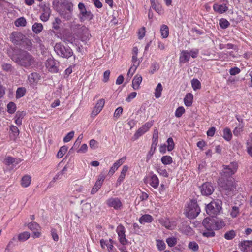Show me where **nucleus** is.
<instances>
[{
  "mask_svg": "<svg viewBox=\"0 0 252 252\" xmlns=\"http://www.w3.org/2000/svg\"><path fill=\"white\" fill-rule=\"evenodd\" d=\"M11 59L18 64L25 67L32 65L35 63L33 56L26 51H21L18 54H13Z\"/></svg>",
  "mask_w": 252,
  "mask_h": 252,
  "instance_id": "nucleus-1",
  "label": "nucleus"
},
{
  "mask_svg": "<svg viewBox=\"0 0 252 252\" xmlns=\"http://www.w3.org/2000/svg\"><path fill=\"white\" fill-rule=\"evenodd\" d=\"M238 167L236 162H232L228 165H223V169L220 172L221 178H231V176L237 172Z\"/></svg>",
  "mask_w": 252,
  "mask_h": 252,
  "instance_id": "nucleus-2",
  "label": "nucleus"
},
{
  "mask_svg": "<svg viewBox=\"0 0 252 252\" xmlns=\"http://www.w3.org/2000/svg\"><path fill=\"white\" fill-rule=\"evenodd\" d=\"M222 204V201L220 200L211 201L206 206L207 213L212 217L217 215L221 210Z\"/></svg>",
  "mask_w": 252,
  "mask_h": 252,
  "instance_id": "nucleus-3",
  "label": "nucleus"
},
{
  "mask_svg": "<svg viewBox=\"0 0 252 252\" xmlns=\"http://www.w3.org/2000/svg\"><path fill=\"white\" fill-rule=\"evenodd\" d=\"M54 51L60 56L68 58L73 55L72 50L69 46H65L61 43H56Z\"/></svg>",
  "mask_w": 252,
  "mask_h": 252,
  "instance_id": "nucleus-4",
  "label": "nucleus"
},
{
  "mask_svg": "<svg viewBox=\"0 0 252 252\" xmlns=\"http://www.w3.org/2000/svg\"><path fill=\"white\" fill-rule=\"evenodd\" d=\"M200 209L197 202L190 201L186 209V216L189 219H194L200 213Z\"/></svg>",
  "mask_w": 252,
  "mask_h": 252,
  "instance_id": "nucleus-5",
  "label": "nucleus"
},
{
  "mask_svg": "<svg viewBox=\"0 0 252 252\" xmlns=\"http://www.w3.org/2000/svg\"><path fill=\"white\" fill-rule=\"evenodd\" d=\"M219 185L222 189L227 191H232L236 187V183L233 178H221L219 180Z\"/></svg>",
  "mask_w": 252,
  "mask_h": 252,
  "instance_id": "nucleus-6",
  "label": "nucleus"
},
{
  "mask_svg": "<svg viewBox=\"0 0 252 252\" xmlns=\"http://www.w3.org/2000/svg\"><path fill=\"white\" fill-rule=\"evenodd\" d=\"M79 14L78 15L79 20L83 22L85 21H90L93 19V15L90 11H87L84 3L80 2L78 4Z\"/></svg>",
  "mask_w": 252,
  "mask_h": 252,
  "instance_id": "nucleus-7",
  "label": "nucleus"
},
{
  "mask_svg": "<svg viewBox=\"0 0 252 252\" xmlns=\"http://www.w3.org/2000/svg\"><path fill=\"white\" fill-rule=\"evenodd\" d=\"M76 36L83 42H86L91 37L88 29L85 26H81L78 29Z\"/></svg>",
  "mask_w": 252,
  "mask_h": 252,
  "instance_id": "nucleus-8",
  "label": "nucleus"
},
{
  "mask_svg": "<svg viewBox=\"0 0 252 252\" xmlns=\"http://www.w3.org/2000/svg\"><path fill=\"white\" fill-rule=\"evenodd\" d=\"M153 121L146 123L137 130V131L134 134V136L132 137V140H137L139 137L148 131L149 128L153 126Z\"/></svg>",
  "mask_w": 252,
  "mask_h": 252,
  "instance_id": "nucleus-9",
  "label": "nucleus"
},
{
  "mask_svg": "<svg viewBox=\"0 0 252 252\" xmlns=\"http://www.w3.org/2000/svg\"><path fill=\"white\" fill-rule=\"evenodd\" d=\"M10 40L15 45H21L24 43L25 36L20 32H13L10 36Z\"/></svg>",
  "mask_w": 252,
  "mask_h": 252,
  "instance_id": "nucleus-10",
  "label": "nucleus"
},
{
  "mask_svg": "<svg viewBox=\"0 0 252 252\" xmlns=\"http://www.w3.org/2000/svg\"><path fill=\"white\" fill-rule=\"evenodd\" d=\"M28 228L33 232L32 237L34 238H39L41 236V227L36 222L33 221L29 223L28 225Z\"/></svg>",
  "mask_w": 252,
  "mask_h": 252,
  "instance_id": "nucleus-11",
  "label": "nucleus"
},
{
  "mask_svg": "<svg viewBox=\"0 0 252 252\" xmlns=\"http://www.w3.org/2000/svg\"><path fill=\"white\" fill-rule=\"evenodd\" d=\"M46 66L48 70L52 73H57L58 71V63L54 59L49 58L45 63Z\"/></svg>",
  "mask_w": 252,
  "mask_h": 252,
  "instance_id": "nucleus-12",
  "label": "nucleus"
},
{
  "mask_svg": "<svg viewBox=\"0 0 252 252\" xmlns=\"http://www.w3.org/2000/svg\"><path fill=\"white\" fill-rule=\"evenodd\" d=\"M116 231L120 243L123 245L126 244L127 240L126 238L125 227L121 224L119 225L117 227Z\"/></svg>",
  "mask_w": 252,
  "mask_h": 252,
  "instance_id": "nucleus-13",
  "label": "nucleus"
},
{
  "mask_svg": "<svg viewBox=\"0 0 252 252\" xmlns=\"http://www.w3.org/2000/svg\"><path fill=\"white\" fill-rule=\"evenodd\" d=\"M105 179V176L104 175L101 174L99 176L95 185L91 190V193L92 194H95L100 189Z\"/></svg>",
  "mask_w": 252,
  "mask_h": 252,
  "instance_id": "nucleus-14",
  "label": "nucleus"
},
{
  "mask_svg": "<svg viewBox=\"0 0 252 252\" xmlns=\"http://www.w3.org/2000/svg\"><path fill=\"white\" fill-rule=\"evenodd\" d=\"M160 224L166 228L170 230L174 229L177 225V222L175 220L171 221L168 219H161L159 220Z\"/></svg>",
  "mask_w": 252,
  "mask_h": 252,
  "instance_id": "nucleus-15",
  "label": "nucleus"
},
{
  "mask_svg": "<svg viewBox=\"0 0 252 252\" xmlns=\"http://www.w3.org/2000/svg\"><path fill=\"white\" fill-rule=\"evenodd\" d=\"M214 189L210 183H204L201 188V192L204 195H210L214 191Z\"/></svg>",
  "mask_w": 252,
  "mask_h": 252,
  "instance_id": "nucleus-16",
  "label": "nucleus"
},
{
  "mask_svg": "<svg viewBox=\"0 0 252 252\" xmlns=\"http://www.w3.org/2000/svg\"><path fill=\"white\" fill-rule=\"evenodd\" d=\"M107 204L111 207H113L115 209H120L122 205V202L118 198H111L107 201Z\"/></svg>",
  "mask_w": 252,
  "mask_h": 252,
  "instance_id": "nucleus-17",
  "label": "nucleus"
},
{
  "mask_svg": "<svg viewBox=\"0 0 252 252\" xmlns=\"http://www.w3.org/2000/svg\"><path fill=\"white\" fill-rule=\"evenodd\" d=\"M126 157H123L121 159L117 160L115 162L113 166L110 168L109 171L108 172V174L110 176H112L115 172L118 169L119 167L121 166L126 160Z\"/></svg>",
  "mask_w": 252,
  "mask_h": 252,
  "instance_id": "nucleus-18",
  "label": "nucleus"
},
{
  "mask_svg": "<svg viewBox=\"0 0 252 252\" xmlns=\"http://www.w3.org/2000/svg\"><path fill=\"white\" fill-rule=\"evenodd\" d=\"M240 249L243 252H252V241L242 242Z\"/></svg>",
  "mask_w": 252,
  "mask_h": 252,
  "instance_id": "nucleus-19",
  "label": "nucleus"
},
{
  "mask_svg": "<svg viewBox=\"0 0 252 252\" xmlns=\"http://www.w3.org/2000/svg\"><path fill=\"white\" fill-rule=\"evenodd\" d=\"M203 225L205 228L206 230H215L213 220L206 218L203 220L202 222Z\"/></svg>",
  "mask_w": 252,
  "mask_h": 252,
  "instance_id": "nucleus-20",
  "label": "nucleus"
},
{
  "mask_svg": "<svg viewBox=\"0 0 252 252\" xmlns=\"http://www.w3.org/2000/svg\"><path fill=\"white\" fill-rule=\"evenodd\" d=\"M213 9L219 13H223L228 10V7L225 4H218L215 3L213 5Z\"/></svg>",
  "mask_w": 252,
  "mask_h": 252,
  "instance_id": "nucleus-21",
  "label": "nucleus"
},
{
  "mask_svg": "<svg viewBox=\"0 0 252 252\" xmlns=\"http://www.w3.org/2000/svg\"><path fill=\"white\" fill-rule=\"evenodd\" d=\"M149 183L154 188L157 189L159 183L158 177L155 174L151 175L150 177Z\"/></svg>",
  "mask_w": 252,
  "mask_h": 252,
  "instance_id": "nucleus-22",
  "label": "nucleus"
},
{
  "mask_svg": "<svg viewBox=\"0 0 252 252\" xmlns=\"http://www.w3.org/2000/svg\"><path fill=\"white\" fill-rule=\"evenodd\" d=\"M190 54L187 50H183L181 52L179 61L181 63H185L189 61Z\"/></svg>",
  "mask_w": 252,
  "mask_h": 252,
  "instance_id": "nucleus-23",
  "label": "nucleus"
},
{
  "mask_svg": "<svg viewBox=\"0 0 252 252\" xmlns=\"http://www.w3.org/2000/svg\"><path fill=\"white\" fill-rule=\"evenodd\" d=\"M142 80V76L137 74L132 80V87L134 90H138Z\"/></svg>",
  "mask_w": 252,
  "mask_h": 252,
  "instance_id": "nucleus-24",
  "label": "nucleus"
},
{
  "mask_svg": "<svg viewBox=\"0 0 252 252\" xmlns=\"http://www.w3.org/2000/svg\"><path fill=\"white\" fill-rule=\"evenodd\" d=\"M151 7L157 13L161 14L163 13V9L157 0H150Z\"/></svg>",
  "mask_w": 252,
  "mask_h": 252,
  "instance_id": "nucleus-25",
  "label": "nucleus"
},
{
  "mask_svg": "<svg viewBox=\"0 0 252 252\" xmlns=\"http://www.w3.org/2000/svg\"><path fill=\"white\" fill-rule=\"evenodd\" d=\"M67 166H65L63 169L59 172L53 178L52 181L50 182V184L55 183L57 180L61 179L62 178L63 176L65 174V173L67 171Z\"/></svg>",
  "mask_w": 252,
  "mask_h": 252,
  "instance_id": "nucleus-26",
  "label": "nucleus"
},
{
  "mask_svg": "<svg viewBox=\"0 0 252 252\" xmlns=\"http://www.w3.org/2000/svg\"><path fill=\"white\" fill-rule=\"evenodd\" d=\"M215 230H218L221 229L223 228L225 225V223L224 221L222 219H217L216 220H213Z\"/></svg>",
  "mask_w": 252,
  "mask_h": 252,
  "instance_id": "nucleus-27",
  "label": "nucleus"
},
{
  "mask_svg": "<svg viewBox=\"0 0 252 252\" xmlns=\"http://www.w3.org/2000/svg\"><path fill=\"white\" fill-rule=\"evenodd\" d=\"M31 178L29 175H26L24 176L21 181V184L23 187H28L31 184Z\"/></svg>",
  "mask_w": 252,
  "mask_h": 252,
  "instance_id": "nucleus-28",
  "label": "nucleus"
},
{
  "mask_svg": "<svg viewBox=\"0 0 252 252\" xmlns=\"http://www.w3.org/2000/svg\"><path fill=\"white\" fill-rule=\"evenodd\" d=\"M153 217L148 214H145L141 217L139 220L140 223H149L152 221Z\"/></svg>",
  "mask_w": 252,
  "mask_h": 252,
  "instance_id": "nucleus-29",
  "label": "nucleus"
},
{
  "mask_svg": "<svg viewBox=\"0 0 252 252\" xmlns=\"http://www.w3.org/2000/svg\"><path fill=\"white\" fill-rule=\"evenodd\" d=\"M128 167L127 165H125L123 167L121 174L117 180V183H119V184H121V183L123 181L124 179H125L126 173L128 170Z\"/></svg>",
  "mask_w": 252,
  "mask_h": 252,
  "instance_id": "nucleus-30",
  "label": "nucleus"
},
{
  "mask_svg": "<svg viewBox=\"0 0 252 252\" xmlns=\"http://www.w3.org/2000/svg\"><path fill=\"white\" fill-rule=\"evenodd\" d=\"M10 130L11 131L10 137L13 139L15 140L19 134V130L18 128L16 126H10Z\"/></svg>",
  "mask_w": 252,
  "mask_h": 252,
  "instance_id": "nucleus-31",
  "label": "nucleus"
},
{
  "mask_svg": "<svg viewBox=\"0 0 252 252\" xmlns=\"http://www.w3.org/2000/svg\"><path fill=\"white\" fill-rule=\"evenodd\" d=\"M193 95L190 93H188L184 98V103L187 106H190L192 103Z\"/></svg>",
  "mask_w": 252,
  "mask_h": 252,
  "instance_id": "nucleus-32",
  "label": "nucleus"
},
{
  "mask_svg": "<svg viewBox=\"0 0 252 252\" xmlns=\"http://www.w3.org/2000/svg\"><path fill=\"white\" fill-rule=\"evenodd\" d=\"M160 32L163 38H167L169 35V28L167 25H162L160 28Z\"/></svg>",
  "mask_w": 252,
  "mask_h": 252,
  "instance_id": "nucleus-33",
  "label": "nucleus"
},
{
  "mask_svg": "<svg viewBox=\"0 0 252 252\" xmlns=\"http://www.w3.org/2000/svg\"><path fill=\"white\" fill-rule=\"evenodd\" d=\"M162 90V85L160 83H159L155 90V96L156 98H158L161 96Z\"/></svg>",
  "mask_w": 252,
  "mask_h": 252,
  "instance_id": "nucleus-34",
  "label": "nucleus"
},
{
  "mask_svg": "<svg viewBox=\"0 0 252 252\" xmlns=\"http://www.w3.org/2000/svg\"><path fill=\"white\" fill-rule=\"evenodd\" d=\"M158 132L157 129L154 130L153 135V142L152 145L154 147V149H156V146L158 143Z\"/></svg>",
  "mask_w": 252,
  "mask_h": 252,
  "instance_id": "nucleus-35",
  "label": "nucleus"
},
{
  "mask_svg": "<svg viewBox=\"0 0 252 252\" xmlns=\"http://www.w3.org/2000/svg\"><path fill=\"white\" fill-rule=\"evenodd\" d=\"M33 31L36 33H40L43 30V26L41 23H35L32 27Z\"/></svg>",
  "mask_w": 252,
  "mask_h": 252,
  "instance_id": "nucleus-36",
  "label": "nucleus"
},
{
  "mask_svg": "<svg viewBox=\"0 0 252 252\" xmlns=\"http://www.w3.org/2000/svg\"><path fill=\"white\" fill-rule=\"evenodd\" d=\"M162 163L164 165L170 164L172 163V158L169 156H163L161 158Z\"/></svg>",
  "mask_w": 252,
  "mask_h": 252,
  "instance_id": "nucleus-37",
  "label": "nucleus"
},
{
  "mask_svg": "<svg viewBox=\"0 0 252 252\" xmlns=\"http://www.w3.org/2000/svg\"><path fill=\"white\" fill-rule=\"evenodd\" d=\"M30 236L29 232L25 231L19 234L18 238L20 241H25Z\"/></svg>",
  "mask_w": 252,
  "mask_h": 252,
  "instance_id": "nucleus-38",
  "label": "nucleus"
},
{
  "mask_svg": "<svg viewBox=\"0 0 252 252\" xmlns=\"http://www.w3.org/2000/svg\"><path fill=\"white\" fill-rule=\"evenodd\" d=\"M51 13L50 9H46V11L43 12L40 16V19L42 21L46 22L48 20Z\"/></svg>",
  "mask_w": 252,
  "mask_h": 252,
  "instance_id": "nucleus-39",
  "label": "nucleus"
},
{
  "mask_svg": "<svg viewBox=\"0 0 252 252\" xmlns=\"http://www.w3.org/2000/svg\"><path fill=\"white\" fill-rule=\"evenodd\" d=\"M67 151V147L66 146L61 147L58 151L57 157L58 158H61L66 153Z\"/></svg>",
  "mask_w": 252,
  "mask_h": 252,
  "instance_id": "nucleus-40",
  "label": "nucleus"
},
{
  "mask_svg": "<svg viewBox=\"0 0 252 252\" xmlns=\"http://www.w3.org/2000/svg\"><path fill=\"white\" fill-rule=\"evenodd\" d=\"M223 137L224 138L227 140L229 141L231 140L232 138V134L231 131L229 128H225L223 130Z\"/></svg>",
  "mask_w": 252,
  "mask_h": 252,
  "instance_id": "nucleus-41",
  "label": "nucleus"
},
{
  "mask_svg": "<svg viewBox=\"0 0 252 252\" xmlns=\"http://www.w3.org/2000/svg\"><path fill=\"white\" fill-rule=\"evenodd\" d=\"M26 24V20L23 17L18 18L15 21V25L17 26H25Z\"/></svg>",
  "mask_w": 252,
  "mask_h": 252,
  "instance_id": "nucleus-42",
  "label": "nucleus"
},
{
  "mask_svg": "<svg viewBox=\"0 0 252 252\" xmlns=\"http://www.w3.org/2000/svg\"><path fill=\"white\" fill-rule=\"evenodd\" d=\"M60 14L63 18L67 20H70L72 17V14L70 12L60 11Z\"/></svg>",
  "mask_w": 252,
  "mask_h": 252,
  "instance_id": "nucleus-43",
  "label": "nucleus"
},
{
  "mask_svg": "<svg viewBox=\"0 0 252 252\" xmlns=\"http://www.w3.org/2000/svg\"><path fill=\"white\" fill-rule=\"evenodd\" d=\"M167 150L168 151H172L174 148L175 146L174 142L173 141V139L171 137H169L168 138L167 141Z\"/></svg>",
  "mask_w": 252,
  "mask_h": 252,
  "instance_id": "nucleus-44",
  "label": "nucleus"
},
{
  "mask_svg": "<svg viewBox=\"0 0 252 252\" xmlns=\"http://www.w3.org/2000/svg\"><path fill=\"white\" fill-rule=\"evenodd\" d=\"M235 235V232L234 230H230L225 233L224 237L226 239L229 240L232 239Z\"/></svg>",
  "mask_w": 252,
  "mask_h": 252,
  "instance_id": "nucleus-45",
  "label": "nucleus"
},
{
  "mask_svg": "<svg viewBox=\"0 0 252 252\" xmlns=\"http://www.w3.org/2000/svg\"><path fill=\"white\" fill-rule=\"evenodd\" d=\"M192 87L194 90L200 89L201 87V83L199 81L196 79H193L191 81Z\"/></svg>",
  "mask_w": 252,
  "mask_h": 252,
  "instance_id": "nucleus-46",
  "label": "nucleus"
},
{
  "mask_svg": "<svg viewBox=\"0 0 252 252\" xmlns=\"http://www.w3.org/2000/svg\"><path fill=\"white\" fill-rule=\"evenodd\" d=\"M26 90L24 88H19L16 91V97L17 98H20L25 95Z\"/></svg>",
  "mask_w": 252,
  "mask_h": 252,
  "instance_id": "nucleus-47",
  "label": "nucleus"
},
{
  "mask_svg": "<svg viewBox=\"0 0 252 252\" xmlns=\"http://www.w3.org/2000/svg\"><path fill=\"white\" fill-rule=\"evenodd\" d=\"M7 111L10 113L12 114L14 113L16 111V105L13 102H10L7 105Z\"/></svg>",
  "mask_w": 252,
  "mask_h": 252,
  "instance_id": "nucleus-48",
  "label": "nucleus"
},
{
  "mask_svg": "<svg viewBox=\"0 0 252 252\" xmlns=\"http://www.w3.org/2000/svg\"><path fill=\"white\" fill-rule=\"evenodd\" d=\"M203 236L206 237H213L215 236V233L212 230H205L203 233Z\"/></svg>",
  "mask_w": 252,
  "mask_h": 252,
  "instance_id": "nucleus-49",
  "label": "nucleus"
},
{
  "mask_svg": "<svg viewBox=\"0 0 252 252\" xmlns=\"http://www.w3.org/2000/svg\"><path fill=\"white\" fill-rule=\"evenodd\" d=\"M185 110L183 107H179L176 109L175 115L176 117L180 118L185 113Z\"/></svg>",
  "mask_w": 252,
  "mask_h": 252,
  "instance_id": "nucleus-50",
  "label": "nucleus"
},
{
  "mask_svg": "<svg viewBox=\"0 0 252 252\" xmlns=\"http://www.w3.org/2000/svg\"><path fill=\"white\" fill-rule=\"evenodd\" d=\"M177 239L174 237L168 238L166 239V242L169 247H173L177 243Z\"/></svg>",
  "mask_w": 252,
  "mask_h": 252,
  "instance_id": "nucleus-51",
  "label": "nucleus"
},
{
  "mask_svg": "<svg viewBox=\"0 0 252 252\" xmlns=\"http://www.w3.org/2000/svg\"><path fill=\"white\" fill-rule=\"evenodd\" d=\"M219 24L221 28L223 29H225L229 26L230 23L227 20L224 19H221L220 21Z\"/></svg>",
  "mask_w": 252,
  "mask_h": 252,
  "instance_id": "nucleus-52",
  "label": "nucleus"
},
{
  "mask_svg": "<svg viewBox=\"0 0 252 252\" xmlns=\"http://www.w3.org/2000/svg\"><path fill=\"white\" fill-rule=\"evenodd\" d=\"M105 104V100L104 99H99L97 103L96 104L94 107L96 108L99 109V110L101 111L102 108L104 107Z\"/></svg>",
  "mask_w": 252,
  "mask_h": 252,
  "instance_id": "nucleus-53",
  "label": "nucleus"
},
{
  "mask_svg": "<svg viewBox=\"0 0 252 252\" xmlns=\"http://www.w3.org/2000/svg\"><path fill=\"white\" fill-rule=\"evenodd\" d=\"M74 135V132L73 131H71L69 132L67 135L63 138V142L65 143L68 142L70 141L71 139L73 137Z\"/></svg>",
  "mask_w": 252,
  "mask_h": 252,
  "instance_id": "nucleus-54",
  "label": "nucleus"
},
{
  "mask_svg": "<svg viewBox=\"0 0 252 252\" xmlns=\"http://www.w3.org/2000/svg\"><path fill=\"white\" fill-rule=\"evenodd\" d=\"M138 66L137 64H135V65L133 64L132 66H131V67L129 68V69L128 71L127 76L131 77L133 75V74H134L135 71H136Z\"/></svg>",
  "mask_w": 252,
  "mask_h": 252,
  "instance_id": "nucleus-55",
  "label": "nucleus"
},
{
  "mask_svg": "<svg viewBox=\"0 0 252 252\" xmlns=\"http://www.w3.org/2000/svg\"><path fill=\"white\" fill-rule=\"evenodd\" d=\"M64 41L72 43L75 40V38L72 34H66L64 37Z\"/></svg>",
  "mask_w": 252,
  "mask_h": 252,
  "instance_id": "nucleus-56",
  "label": "nucleus"
},
{
  "mask_svg": "<svg viewBox=\"0 0 252 252\" xmlns=\"http://www.w3.org/2000/svg\"><path fill=\"white\" fill-rule=\"evenodd\" d=\"M89 146L92 149H96L98 147V142L94 139H92L89 142Z\"/></svg>",
  "mask_w": 252,
  "mask_h": 252,
  "instance_id": "nucleus-57",
  "label": "nucleus"
},
{
  "mask_svg": "<svg viewBox=\"0 0 252 252\" xmlns=\"http://www.w3.org/2000/svg\"><path fill=\"white\" fill-rule=\"evenodd\" d=\"M15 158L11 157H7L4 160V163L6 165H9L15 163Z\"/></svg>",
  "mask_w": 252,
  "mask_h": 252,
  "instance_id": "nucleus-58",
  "label": "nucleus"
},
{
  "mask_svg": "<svg viewBox=\"0 0 252 252\" xmlns=\"http://www.w3.org/2000/svg\"><path fill=\"white\" fill-rule=\"evenodd\" d=\"M61 23V20L58 18H56L54 22L53 23V27L55 30H58L60 28L59 25Z\"/></svg>",
  "mask_w": 252,
  "mask_h": 252,
  "instance_id": "nucleus-59",
  "label": "nucleus"
},
{
  "mask_svg": "<svg viewBox=\"0 0 252 252\" xmlns=\"http://www.w3.org/2000/svg\"><path fill=\"white\" fill-rule=\"evenodd\" d=\"M189 248L194 251H196L198 249V246L196 242H191L189 244Z\"/></svg>",
  "mask_w": 252,
  "mask_h": 252,
  "instance_id": "nucleus-60",
  "label": "nucleus"
},
{
  "mask_svg": "<svg viewBox=\"0 0 252 252\" xmlns=\"http://www.w3.org/2000/svg\"><path fill=\"white\" fill-rule=\"evenodd\" d=\"M145 32L146 31L144 27H142L139 30L138 34L139 39H142L144 37L145 35Z\"/></svg>",
  "mask_w": 252,
  "mask_h": 252,
  "instance_id": "nucleus-61",
  "label": "nucleus"
},
{
  "mask_svg": "<svg viewBox=\"0 0 252 252\" xmlns=\"http://www.w3.org/2000/svg\"><path fill=\"white\" fill-rule=\"evenodd\" d=\"M91 209V205L90 203H86L82 205V210L84 212H90Z\"/></svg>",
  "mask_w": 252,
  "mask_h": 252,
  "instance_id": "nucleus-62",
  "label": "nucleus"
},
{
  "mask_svg": "<svg viewBox=\"0 0 252 252\" xmlns=\"http://www.w3.org/2000/svg\"><path fill=\"white\" fill-rule=\"evenodd\" d=\"M51 233L53 239L56 242L58 241L59 240V236L57 233L56 229L54 228L52 229Z\"/></svg>",
  "mask_w": 252,
  "mask_h": 252,
  "instance_id": "nucleus-63",
  "label": "nucleus"
},
{
  "mask_svg": "<svg viewBox=\"0 0 252 252\" xmlns=\"http://www.w3.org/2000/svg\"><path fill=\"white\" fill-rule=\"evenodd\" d=\"M240 72V69L238 67L232 68L229 70V73L231 75H235Z\"/></svg>",
  "mask_w": 252,
  "mask_h": 252,
  "instance_id": "nucleus-64",
  "label": "nucleus"
}]
</instances>
